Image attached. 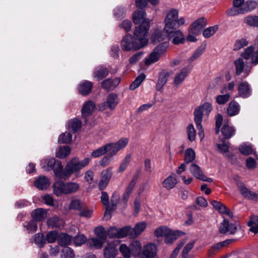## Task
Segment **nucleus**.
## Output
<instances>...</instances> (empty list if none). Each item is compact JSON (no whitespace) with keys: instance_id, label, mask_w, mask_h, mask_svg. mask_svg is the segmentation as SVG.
Segmentation results:
<instances>
[{"instance_id":"58836bf2","label":"nucleus","mask_w":258,"mask_h":258,"mask_svg":"<svg viewBox=\"0 0 258 258\" xmlns=\"http://www.w3.org/2000/svg\"><path fill=\"white\" fill-rule=\"evenodd\" d=\"M168 35L164 31L160 30H156L152 35V41L154 43H157L164 40Z\"/></svg>"},{"instance_id":"bf43d9fd","label":"nucleus","mask_w":258,"mask_h":258,"mask_svg":"<svg viewBox=\"0 0 258 258\" xmlns=\"http://www.w3.org/2000/svg\"><path fill=\"white\" fill-rule=\"evenodd\" d=\"M149 2L153 5H156L158 4V0H136V6L139 8L142 9L147 6Z\"/></svg>"},{"instance_id":"de8ad7c7","label":"nucleus","mask_w":258,"mask_h":258,"mask_svg":"<svg viewBox=\"0 0 258 258\" xmlns=\"http://www.w3.org/2000/svg\"><path fill=\"white\" fill-rule=\"evenodd\" d=\"M145 78L146 76L144 74H141L136 78L135 81L130 85V89L131 90H134L137 88L145 80Z\"/></svg>"},{"instance_id":"6e6d98bb","label":"nucleus","mask_w":258,"mask_h":258,"mask_svg":"<svg viewBox=\"0 0 258 258\" xmlns=\"http://www.w3.org/2000/svg\"><path fill=\"white\" fill-rule=\"evenodd\" d=\"M106 153V150L105 145H103L99 148L94 150L91 153V157L94 158L101 157Z\"/></svg>"},{"instance_id":"f257e3e1","label":"nucleus","mask_w":258,"mask_h":258,"mask_svg":"<svg viewBox=\"0 0 258 258\" xmlns=\"http://www.w3.org/2000/svg\"><path fill=\"white\" fill-rule=\"evenodd\" d=\"M91 161L90 158H85L80 161L77 158L72 159L66 165L64 169L60 161L57 162V167L54 169V174L60 179H67L73 174H76L79 177L78 172L89 164Z\"/></svg>"},{"instance_id":"a18cd8bd","label":"nucleus","mask_w":258,"mask_h":258,"mask_svg":"<svg viewBox=\"0 0 258 258\" xmlns=\"http://www.w3.org/2000/svg\"><path fill=\"white\" fill-rule=\"evenodd\" d=\"M135 186V184H134L131 182H130L129 184L128 185L127 187H126L125 191L122 196L121 202H122L123 203V204H124V205L126 204L128 199Z\"/></svg>"},{"instance_id":"603ef678","label":"nucleus","mask_w":258,"mask_h":258,"mask_svg":"<svg viewBox=\"0 0 258 258\" xmlns=\"http://www.w3.org/2000/svg\"><path fill=\"white\" fill-rule=\"evenodd\" d=\"M119 250L124 258H131L133 256L131 252H130L131 250L130 246L128 247L125 244H121L119 246Z\"/></svg>"},{"instance_id":"e433bc0d","label":"nucleus","mask_w":258,"mask_h":258,"mask_svg":"<svg viewBox=\"0 0 258 258\" xmlns=\"http://www.w3.org/2000/svg\"><path fill=\"white\" fill-rule=\"evenodd\" d=\"M31 216L35 221H41L46 218V213L43 209L39 208L34 210Z\"/></svg>"},{"instance_id":"9b49d317","label":"nucleus","mask_w":258,"mask_h":258,"mask_svg":"<svg viewBox=\"0 0 258 258\" xmlns=\"http://www.w3.org/2000/svg\"><path fill=\"white\" fill-rule=\"evenodd\" d=\"M254 50L253 46H248L244 49L241 56L246 60L251 58V63L255 66L258 64V50L255 51Z\"/></svg>"},{"instance_id":"e2e57ef3","label":"nucleus","mask_w":258,"mask_h":258,"mask_svg":"<svg viewBox=\"0 0 258 258\" xmlns=\"http://www.w3.org/2000/svg\"><path fill=\"white\" fill-rule=\"evenodd\" d=\"M195 245V241L191 240L189 243H187L184 247L182 251V257L183 258H187L188 252L193 248Z\"/></svg>"},{"instance_id":"49530a36","label":"nucleus","mask_w":258,"mask_h":258,"mask_svg":"<svg viewBox=\"0 0 258 258\" xmlns=\"http://www.w3.org/2000/svg\"><path fill=\"white\" fill-rule=\"evenodd\" d=\"M195 152L191 148H188L185 152L184 162L188 164L192 162L195 159Z\"/></svg>"},{"instance_id":"473e14b6","label":"nucleus","mask_w":258,"mask_h":258,"mask_svg":"<svg viewBox=\"0 0 258 258\" xmlns=\"http://www.w3.org/2000/svg\"><path fill=\"white\" fill-rule=\"evenodd\" d=\"M234 240H235L233 239H227L225 241L219 242L215 244L211 248V249L209 251L210 255H213L215 254L219 250H220V249L225 246H226L227 245H228Z\"/></svg>"},{"instance_id":"ea45409f","label":"nucleus","mask_w":258,"mask_h":258,"mask_svg":"<svg viewBox=\"0 0 258 258\" xmlns=\"http://www.w3.org/2000/svg\"><path fill=\"white\" fill-rule=\"evenodd\" d=\"M71 153V148L67 146H60L56 152V157L63 159L68 157Z\"/></svg>"},{"instance_id":"0e129e2a","label":"nucleus","mask_w":258,"mask_h":258,"mask_svg":"<svg viewBox=\"0 0 258 258\" xmlns=\"http://www.w3.org/2000/svg\"><path fill=\"white\" fill-rule=\"evenodd\" d=\"M248 45V41L245 38H241L236 41L233 50H238Z\"/></svg>"},{"instance_id":"f704fd0d","label":"nucleus","mask_w":258,"mask_h":258,"mask_svg":"<svg viewBox=\"0 0 258 258\" xmlns=\"http://www.w3.org/2000/svg\"><path fill=\"white\" fill-rule=\"evenodd\" d=\"M184 232L180 231H172L165 237V242L167 244H172L178 236L183 234Z\"/></svg>"},{"instance_id":"774afa93","label":"nucleus","mask_w":258,"mask_h":258,"mask_svg":"<svg viewBox=\"0 0 258 258\" xmlns=\"http://www.w3.org/2000/svg\"><path fill=\"white\" fill-rule=\"evenodd\" d=\"M245 22L250 26L258 27V16H248L245 18Z\"/></svg>"},{"instance_id":"4468645a","label":"nucleus","mask_w":258,"mask_h":258,"mask_svg":"<svg viewBox=\"0 0 258 258\" xmlns=\"http://www.w3.org/2000/svg\"><path fill=\"white\" fill-rule=\"evenodd\" d=\"M243 58H238L234 61L235 66V73L236 75H240L243 73L245 77H247L250 73L252 67L245 65L243 61Z\"/></svg>"},{"instance_id":"13d9d810","label":"nucleus","mask_w":258,"mask_h":258,"mask_svg":"<svg viewBox=\"0 0 258 258\" xmlns=\"http://www.w3.org/2000/svg\"><path fill=\"white\" fill-rule=\"evenodd\" d=\"M72 135L69 132H65L59 135L58 141L60 143H68L72 140Z\"/></svg>"},{"instance_id":"4c0bfd02","label":"nucleus","mask_w":258,"mask_h":258,"mask_svg":"<svg viewBox=\"0 0 258 258\" xmlns=\"http://www.w3.org/2000/svg\"><path fill=\"white\" fill-rule=\"evenodd\" d=\"M105 241L99 238H92L87 241V244L90 247H94L96 249L101 248Z\"/></svg>"},{"instance_id":"6ab92c4d","label":"nucleus","mask_w":258,"mask_h":258,"mask_svg":"<svg viewBox=\"0 0 258 258\" xmlns=\"http://www.w3.org/2000/svg\"><path fill=\"white\" fill-rule=\"evenodd\" d=\"M118 242H110L105 247L104 249V256L105 258H115L117 253L116 246Z\"/></svg>"},{"instance_id":"393cba45","label":"nucleus","mask_w":258,"mask_h":258,"mask_svg":"<svg viewBox=\"0 0 258 258\" xmlns=\"http://www.w3.org/2000/svg\"><path fill=\"white\" fill-rule=\"evenodd\" d=\"M55 159L53 158H48L41 161L42 168L45 171H50L54 169L57 167V162Z\"/></svg>"},{"instance_id":"338daca9","label":"nucleus","mask_w":258,"mask_h":258,"mask_svg":"<svg viewBox=\"0 0 258 258\" xmlns=\"http://www.w3.org/2000/svg\"><path fill=\"white\" fill-rule=\"evenodd\" d=\"M73 241L76 246H80L87 241V238L83 234L76 235L74 238Z\"/></svg>"},{"instance_id":"bb28decb","label":"nucleus","mask_w":258,"mask_h":258,"mask_svg":"<svg viewBox=\"0 0 258 258\" xmlns=\"http://www.w3.org/2000/svg\"><path fill=\"white\" fill-rule=\"evenodd\" d=\"M240 110V105L235 101H231L227 108V113L229 116L237 115Z\"/></svg>"},{"instance_id":"c756f323","label":"nucleus","mask_w":258,"mask_h":258,"mask_svg":"<svg viewBox=\"0 0 258 258\" xmlns=\"http://www.w3.org/2000/svg\"><path fill=\"white\" fill-rule=\"evenodd\" d=\"M168 36L170 38H173L172 42L174 44H178L182 43L183 41V35L181 31L180 30H174L171 33H166Z\"/></svg>"},{"instance_id":"2eb2a0df","label":"nucleus","mask_w":258,"mask_h":258,"mask_svg":"<svg viewBox=\"0 0 258 258\" xmlns=\"http://www.w3.org/2000/svg\"><path fill=\"white\" fill-rule=\"evenodd\" d=\"M238 188L240 194L246 199L255 201H258V194L253 192L248 189L243 182L237 181L236 183Z\"/></svg>"},{"instance_id":"a878e982","label":"nucleus","mask_w":258,"mask_h":258,"mask_svg":"<svg viewBox=\"0 0 258 258\" xmlns=\"http://www.w3.org/2000/svg\"><path fill=\"white\" fill-rule=\"evenodd\" d=\"M34 185L39 189L44 190L49 186L50 181L47 177L42 175L35 180Z\"/></svg>"},{"instance_id":"8fccbe9b","label":"nucleus","mask_w":258,"mask_h":258,"mask_svg":"<svg viewBox=\"0 0 258 258\" xmlns=\"http://www.w3.org/2000/svg\"><path fill=\"white\" fill-rule=\"evenodd\" d=\"M94 232L98 238L101 239L104 241L106 240L107 233H106L104 228L102 226H98L94 229Z\"/></svg>"},{"instance_id":"f03ea898","label":"nucleus","mask_w":258,"mask_h":258,"mask_svg":"<svg viewBox=\"0 0 258 258\" xmlns=\"http://www.w3.org/2000/svg\"><path fill=\"white\" fill-rule=\"evenodd\" d=\"M141 30L140 28L135 29L134 33L135 38H134L131 34H127L123 38L121 42V46L123 50H137L144 47L148 44L147 31Z\"/></svg>"},{"instance_id":"3c124183","label":"nucleus","mask_w":258,"mask_h":258,"mask_svg":"<svg viewBox=\"0 0 258 258\" xmlns=\"http://www.w3.org/2000/svg\"><path fill=\"white\" fill-rule=\"evenodd\" d=\"M33 241L39 247H43L45 243L46 239L43 234L41 233H37L34 235Z\"/></svg>"},{"instance_id":"cd10ccee","label":"nucleus","mask_w":258,"mask_h":258,"mask_svg":"<svg viewBox=\"0 0 258 258\" xmlns=\"http://www.w3.org/2000/svg\"><path fill=\"white\" fill-rule=\"evenodd\" d=\"M93 74L94 78L96 80L99 81L108 75V70L106 67L98 66L95 69Z\"/></svg>"},{"instance_id":"69168bd1","label":"nucleus","mask_w":258,"mask_h":258,"mask_svg":"<svg viewBox=\"0 0 258 258\" xmlns=\"http://www.w3.org/2000/svg\"><path fill=\"white\" fill-rule=\"evenodd\" d=\"M47 224L51 228L58 227L60 226V219L57 217H53L47 220Z\"/></svg>"},{"instance_id":"37998d69","label":"nucleus","mask_w":258,"mask_h":258,"mask_svg":"<svg viewBox=\"0 0 258 258\" xmlns=\"http://www.w3.org/2000/svg\"><path fill=\"white\" fill-rule=\"evenodd\" d=\"M81 127V122L77 118H74L71 120L68 123V129L73 132H76Z\"/></svg>"},{"instance_id":"39448f33","label":"nucleus","mask_w":258,"mask_h":258,"mask_svg":"<svg viewBox=\"0 0 258 258\" xmlns=\"http://www.w3.org/2000/svg\"><path fill=\"white\" fill-rule=\"evenodd\" d=\"M168 46V43L164 42L157 45L150 53L148 58L145 60V64L150 65L157 61L160 57L166 51Z\"/></svg>"},{"instance_id":"9d476101","label":"nucleus","mask_w":258,"mask_h":258,"mask_svg":"<svg viewBox=\"0 0 258 258\" xmlns=\"http://www.w3.org/2000/svg\"><path fill=\"white\" fill-rule=\"evenodd\" d=\"M120 197L118 194L114 192L112 194L110 204H107L104 213V218L108 220L111 218V213L115 210L119 201Z\"/></svg>"},{"instance_id":"c85d7f7f","label":"nucleus","mask_w":258,"mask_h":258,"mask_svg":"<svg viewBox=\"0 0 258 258\" xmlns=\"http://www.w3.org/2000/svg\"><path fill=\"white\" fill-rule=\"evenodd\" d=\"M169 76V73L166 70H163L160 74L158 80V82L156 84V89L158 91H160L163 87L166 84L167 82L168 78Z\"/></svg>"},{"instance_id":"5701e85b","label":"nucleus","mask_w":258,"mask_h":258,"mask_svg":"<svg viewBox=\"0 0 258 258\" xmlns=\"http://www.w3.org/2000/svg\"><path fill=\"white\" fill-rule=\"evenodd\" d=\"M238 94L242 98H247L250 96L251 93L249 85L246 82H243L238 85Z\"/></svg>"},{"instance_id":"2f4dec72","label":"nucleus","mask_w":258,"mask_h":258,"mask_svg":"<svg viewBox=\"0 0 258 258\" xmlns=\"http://www.w3.org/2000/svg\"><path fill=\"white\" fill-rule=\"evenodd\" d=\"M146 223L142 222L136 224V226L131 231L130 237L134 238L138 236L145 229Z\"/></svg>"},{"instance_id":"6e6552de","label":"nucleus","mask_w":258,"mask_h":258,"mask_svg":"<svg viewBox=\"0 0 258 258\" xmlns=\"http://www.w3.org/2000/svg\"><path fill=\"white\" fill-rule=\"evenodd\" d=\"M145 15L146 13L143 10H137L134 13L133 19L135 24H141V25L136 28H140L141 31L146 30L147 35L150 28V22L148 19L145 18Z\"/></svg>"},{"instance_id":"dca6fc26","label":"nucleus","mask_w":258,"mask_h":258,"mask_svg":"<svg viewBox=\"0 0 258 258\" xmlns=\"http://www.w3.org/2000/svg\"><path fill=\"white\" fill-rule=\"evenodd\" d=\"M112 173L111 168H107L101 172L100 180L98 184L99 190H102L107 187L112 177Z\"/></svg>"},{"instance_id":"09e8293b","label":"nucleus","mask_w":258,"mask_h":258,"mask_svg":"<svg viewBox=\"0 0 258 258\" xmlns=\"http://www.w3.org/2000/svg\"><path fill=\"white\" fill-rule=\"evenodd\" d=\"M171 230L166 226H160L157 228L155 231V235L157 237H165L167 234L170 233Z\"/></svg>"},{"instance_id":"a211bd4d","label":"nucleus","mask_w":258,"mask_h":258,"mask_svg":"<svg viewBox=\"0 0 258 258\" xmlns=\"http://www.w3.org/2000/svg\"><path fill=\"white\" fill-rule=\"evenodd\" d=\"M207 20L205 18H201L195 21L190 26V32L191 34L199 35L201 30L207 25Z\"/></svg>"},{"instance_id":"b1692460","label":"nucleus","mask_w":258,"mask_h":258,"mask_svg":"<svg viewBox=\"0 0 258 258\" xmlns=\"http://www.w3.org/2000/svg\"><path fill=\"white\" fill-rule=\"evenodd\" d=\"M190 69L187 67L182 69L180 71L176 74L174 80V84L176 86L180 85L187 76Z\"/></svg>"},{"instance_id":"c03bdc74","label":"nucleus","mask_w":258,"mask_h":258,"mask_svg":"<svg viewBox=\"0 0 258 258\" xmlns=\"http://www.w3.org/2000/svg\"><path fill=\"white\" fill-rule=\"evenodd\" d=\"M191 174L196 178L200 179L204 174L200 167L196 164H191L189 167Z\"/></svg>"},{"instance_id":"1a4fd4ad","label":"nucleus","mask_w":258,"mask_h":258,"mask_svg":"<svg viewBox=\"0 0 258 258\" xmlns=\"http://www.w3.org/2000/svg\"><path fill=\"white\" fill-rule=\"evenodd\" d=\"M118 103V97L116 94L111 93H109L106 99V101L99 106V109L103 111L106 109L113 110Z\"/></svg>"},{"instance_id":"4be33fe9","label":"nucleus","mask_w":258,"mask_h":258,"mask_svg":"<svg viewBox=\"0 0 258 258\" xmlns=\"http://www.w3.org/2000/svg\"><path fill=\"white\" fill-rule=\"evenodd\" d=\"M96 107L95 103L91 100L87 101L84 104L81 111L84 118L90 116L94 111Z\"/></svg>"},{"instance_id":"7ed1b4c3","label":"nucleus","mask_w":258,"mask_h":258,"mask_svg":"<svg viewBox=\"0 0 258 258\" xmlns=\"http://www.w3.org/2000/svg\"><path fill=\"white\" fill-rule=\"evenodd\" d=\"M165 26L164 30L165 33H171L177 29L180 26L185 23L183 17L178 18V11L172 9L167 14L164 19Z\"/></svg>"},{"instance_id":"79ce46f5","label":"nucleus","mask_w":258,"mask_h":258,"mask_svg":"<svg viewBox=\"0 0 258 258\" xmlns=\"http://www.w3.org/2000/svg\"><path fill=\"white\" fill-rule=\"evenodd\" d=\"M248 226L250 227L249 230L255 234L258 233V216H253L248 222Z\"/></svg>"},{"instance_id":"a19ab883","label":"nucleus","mask_w":258,"mask_h":258,"mask_svg":"<svg viewBox=\"0 0 258 258\" xmlns=\"http://www.w3.org/2000/svg\"><path fill=\"white\" fill-rule=\"evenodd\" d=\"M72 241V237L66 233H62L59 235L58 243L61 246L70 245Z\"/></svg>"},{"instance_id":"864d4df0","label":"nucleus","mask_w":258,"mask_h":258,"mask_svg":"<svg viewBox=\"0 0 258 258\" xmlns=\"http://www.w3.org/2000/svg\"><path fill=\"white\" fill-rule=\"evenodd\" d=\"M218 27L217 25L209 27L203 31V35L204 37L206 38H210L216 33L218 30Z\"/></svg>"},{"instance_id":"72a5a7b5","label":"nucleus","mask_w":258,"mask_h":258,"mask_svg":"<svg viewBox=\"0 0 258 258\" xmlns=\"http://www.w3.org/2000/svg\"><path fill=\"white\" fill-rule=\"evenodd\" d=\"M222 133L224 139H229L235 135V129L232 126L225 123L222 128Z\"/></svg>"},{"instance_id":"5fc2aeb1","label":"nucleus","mask_w":258,"mask_h":258,"mask_svg":"<svg viewBox=\"0 0 258 258\" xmlns=\"http://www.w3.org/2000/svg\"><path fill=\"white\" fill-rule=\"evenodd\" d=\"M79 212L80 216L88 218L91 217L93 213V210L89 209L85 204Z\"/></svg>"},{"instance_id":"412c9836","label":"nucleus","mask_w":258,"mask_h":258,"mask_svg":"<svg viewBox=\"0 0 258 258\" xmlns=\"http://www.w3.org/2000/svg\"><path fill=\"white\" fill-rule=\"evenodd\" d=\"M120 81L118 78L113 79L108 78L101 82V87L107 91L113 90L119 84Z\"/></svg>"},{"instance_id":"c9c22d12","label":"nucleus","mask_w":258,"mask_h":258,"mask_svg":"<svg viewBox=\"0 0 258 258\" xmlns=\"http://www.w3.org/2000/svg\"><path fill=\"white\" fill-rule=\"evenodd\" d=\"M131 252L133 257H137L141 252L142 245L138 241H134L130 245Z\"/></svg>"},{"instance_id":"0eeeda50","label":"nucleus","mask_w":258,"mask_h":258,"mask_svg":"<svg viewBox=\"0 0 258 258\" xmlns=\"http://www.w3.org/2000/svg\"><path fill=\"white\" fill-rule=\"evenodd\" d=\"M128 142L127 138H121L117 142H113L105 145L106 153L113 157L120 150L124 148Z\"/></svg>"},{"instance_id":"aec40b11","label":"nucleus","mask_w":258,"mask_h":258,"mask_svg":"<svg viewBox=\"0 0 258 258\" xmlns=\"http://www.w3.org/2000/svg\"><path fill=\"white\" fill-rule=\"evenodd\" d=\"M178 182V176L175 173H172L163 181V186L167 190L173 188Z\"/></svg>"},{"instance_id":"7c9ffc66","label":"nucleus","mask_w":258,"mask_h":258,"mask_svg":"<svg viewBox=\"0 0 258 258\" xmlns=\"http://www.w3.org/2000/svg\"><path fill=\"white\" fill-rule=\"evenodd\" d=\"M93 87L92 82L88 81H85L81 83L78 87L79 93L83 95L89 94Z\"/></svg>"},{"instance_id":"423d86ee","label":"nucleus","mask_w":258,"mask_h":258,"mask_svg":"<svg viewBox=\"0 0 258 258\" xmlns=\"http://www.w3.org/2000/svg\"><path fill=\"white\" fill-rule=\"evenodd\" d=\"M212 110V105L208 102H206L203 105L196 107L194 112L195 123H198V125H200V122H202L203 116L204 115L208 116Z\"/></svg>"},{"instance_id":"ddd939ff","label":"nucleus","mask_w":258,"mask_h":258,"mask_svg":"<svg viewBox=\"0 0 258 258\" xmlns=\"http://www.w3.org/2000/svg\"><path fill=\"white\" fill-rule=\"evenodd\" d=\"M244 0H234L233 7L227 11L226 14L229 16H234L244 14L245 8H243Z\"/></svg>"},{"instance_id":"f8f14e48","label":"nucleus","mask_w":258,"mask_h":258,"mask_svg":"<svg viewBox=\"0 0 258 258\" xmlns=\"http://www.w3.org/2000/svg\"><path fill=\"white\" fill-rule=\"evenodd\" d=\"M239 224L237 222L232 223L224 219L219 227V232L222 234H234L237 230Z\"/></svg>"},{"instance_id":"4d7b16f0","label":"nucleus","mask_w":258,"mask_h":258,"mask_svg":"<svg viewBox=\"0 0 258 258\" xmlns=\"http://www.w3.org/2000/svg\"><path fill=\"white\" fill-rule=\"evenodd\" d=\"M186 130L188 136V139L190 142L195 141L196 137V131L194 127L193 124H189L187 126Z\"/></svg>"},{"instance_id":"052dcab7","label":"nucleus","mask_w":258,"mask_h":258,"mask_svg":"<svg viewBox=\"0 0 258 258\" xmlns=\"http://www.w3.org/2000/svg\"><path fill=\"white\" fill-rule=\"evenodd\" d=\"M59 235L57 232L56 231H49L46 235V240L49 243L54 242L56 239L58 240Z\"/></svg>"},{"instance_id":"f3484780","label":"nucleus","mask_w":258,"mask_h":258,"mask_svg":"<svg viewBox=\"0 0 258 258\" xmlns=\"http://www.w3.org/2000/svg\"><path fill=\"white\" fill-rule=\"evenodd\" d=\"M157 251L156 246L154 244L149 243L144 247L141 258H158Z\"/></svg>"},{"instance_id":"20e7f679","label":"nucleus","mask_w":258,"mask_h":258,"mask_svg":"<svg viewBox=\"0 0 258 258\" xmlns=\"http://www.w3.org/2000/svg\"><path fill=\"white\" fill-rule=\"evenodd\" d=\"M80 188L79 183L69 181H56L53 185V193L57 197L62 194L69 195L76 192Z\"/></svg>"},{"instance_id":"680f3d73","label":"nucleus","mask_w":258,"mask_h":258,"mask_svg":"<svg viewBox=\"0 0 258 258\" xmlns=\"http://www.w3.org/2000/svg\"><path fill=\"white\" fill-rule=\"evenodd\" d=\"M24 227L26 228V229L29 233H34L36 231L37 229V223L33 220L27 223L24 225Z\"/></svg>"}]
</instances>
